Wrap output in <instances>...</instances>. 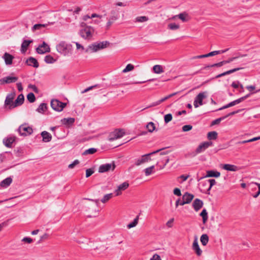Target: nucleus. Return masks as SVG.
<instances>
[{"instance_id":"obj_57","label":"nucleus","mask_w":260,"mask_h":260,"mask_svg":"<svg viewBox=\"0 0 260 260\" xmlns=\"http://www.w3.org/2000/svg\"><path fill=\"white\" fill-rule=\"evenodd\" d=\"M94 171L92 169H88L86 170V177L88 178L90 177L93 173Z\"/></svg>"},{"instance_id":"obj_24","label":"nucleus","mask_w":260,"mask_h":260,"mask_svg":"<svg viewBox=\"0 0 260 260\" xmlns=\"http://www.w3.org/2000/svg\"><path fill=\"white\" fill-rule=\"evenodd\" d=\"M208 182V184H209V186L208 188V189H203L202 190V192L206 193L207 194H210V191L212 188V187L214 185L216 182L215 179H211L207 180Z\"/></svg>"},{"instance_id":"obj_27","label":"nucleus","mask_w":260,"mask_h":260,"mask_svg":"<svg viewBox=\"0 0 260 260\" xmlns=\"http://www.w3.org/2000/svg\"><path fill=\"white\" fill-rule=\"evenodd\" d=\"M43 138V141L44 142H49L52 139V136L50 133L46 131H43L41 134Z\"/></svg>"},{"instance_id":"obj_44","label":"nucleus","mask_w":260,"mask_h":260,"mask_svg":"<svg viewBox=\"0 0 260 260\" xmlns=\"http://www.w3.org/2000/svg\"><path fill=\"white\" fill-rule=\"evenodd\" d=\"M208 182L207 180L202 181L200 183V190L202 192V190L208 189Z\"/></svg>"},{"instance_id":"obj_50","label":"nucleus","mask_w":260,"mask_h":260,"mask_svg":"<svg viewBox=\"0 0 260 260\" xmlns=\"http://www.w3.org/2000/svg\"><path fill=\"white\" fill-rule=\"evenodd\" d=\"M172 119V115L171 114H167L164 116V121L166 123H168L170 122Z\"/></svg>"},{"instance_id":"obj_11","label":"nucleus","mask_w":260,"mask_h":260,"mask_svg":"<svg viewBox=\"0 0 260 260\" xmlns=\"http://www.w3.org/2000/svg\"><path fill=\"white\" fill-rule=\"evenodd\" d=\"M17 77L7 76L0 79V85L14 83L18 80Z\"/></svg>"},{"instance_id":"obj_56","label":"nucleus","mask_w":260,"mask_h":260,"mask_svg":"<svg viewBox=\"0 0 260 260\" xmlns=\"http://www.w3.org/2000/svg\"><path fill=\"white\" fill-rule=\"evenodd\" d=\"M192 128V126L188 124L185 125L182 127V131L183 132H188L190 131Z\"/></svg>"},{"instance_id":"obj_63","label":"nucleus","mask_w":260,"mask_h":260,"mask_svg":"<svg viewBox=\"0 0 260 260\" xmlns=\"http://www.w3.org/2000/svg\"><path fill=\"white\" fill-rule=\"evenodd\" d=\"M173 193L174 194L177 196H181V190L178 188H175L173 190Z\"/></svg>"},{"instance_id":"obj_21","label":"nucleus","mask_w":260,"mask_h":260,"mask_svg":"<svg viewBox=\"0 0 260 260\" xmlns=\"http://www.w3.org/2000/svg\"><path fill=\"white\" fill-rule=\"evenodd\" d=\"M206 93L207 92H200L195 98L194 100L199 103V105H202L203 104V100L206 98Z\"/></svg>"},{"instance_id":"obj_17","label":"nucleus","mask_w":260,"mask_h":260,"mask_svg":"<svg viewBox=\"0 0 260 260\" xmlns=\"http://www.w3.org/2000/svg\"><path fill=\"white\" fill-rule=\"evenodd\" d=\"M203 202L199 199H196L192 203V207L196 211H199L203 206Z\"/></svg>"},{"instance_id":"obj_30","label":"nucleus","mask_w":260,"mask_h":260,"mask_svg":"<svg viewBox=\"0 0 260 260\" xmlns=\"http://www.w3.org/2000/svg\"><path fill=\"white\" fill-rule=\"evenodd\" d=\"M12 182V179L11 177H7V178L3 180L0 183V185L2 187L6 188L9 186Z\"/></svg>"},{"instance_id":"obj_25","label":"nucleus","mask_w":260,"mask_h":260,"mask_svg":"<svg viewBox=\"0 0 260 260\" xmlns=\"http://www.w3.org/2000/svg\"><path fill=\"white\" fill-rule=\"evenodd\" d=\"M222 168L225 170L233 172L237 171L239 170V168L237 166L231 164L223 165Z\"/></svg>"},{"instance_id":"obj_31","label":"nucleus","mask_w":260,"mask_h":260,"mask_svg":"<svg viewBox=\"0 0 260 260\" xmlns=\"http://www.w3.org/2000/svg\"><path fill=\"white\" fill-rule=\"evenodd\" d=\"M165 149V148H161L160 149H158V150L154 151L153 152H152L151 153L142 155L143 159H144V160H145V162L151 160V158L149 157L150 155L156 154V153L161 151V150H164Z\"/></svg>"},{"instance_id":"obj_20","label":"nucleus","mask_w":260,"mask_h":260,"mask_svg":"<svg viewBox=\"0 0 260 260\" xmlns=\"http://www.w3.org/2000/svg\"><path fill=\"white\" fill-rule=\"evenodd\" d=\"M128 186L129 184L126 182H124L119 185L118 186V188L115 190L116 196H119L121 194V191L125 190Z\"/></svg>"},{"instance_id":"obj_51","label":"nucleus","mask_w":260,"mask_h":260,"mask_svg":"<svg viewBox=\"0 0 260 260\" xmlns=\"http://www.w3.org/2000/svg\"><path fill=\"white\" fill-rule=\"evenodd\" d=\"M224 119H225V117H224V116L221 117L219 118H217V119L212 121L211 125L212 126V125L218 124L221 121L224 120Z\"/></svg>"},{"instance_id":"obj_29","label":"nucleus","mask_w":260,"mask_h":260,"mask_svg":"<svg viewBox=\"0 0 260 260\" xmlns=\"http://www.w3.org/2000/svg\"><path fill=\"white\" fill-rule=\"evenodd\" d=\"M242 69H243L242 68H235V69L229 70L228 71H226L225 72H223V73H222L221 74H220L217 75L215 77V78H218L221 77L222 76H224L225 75L232 74V73H234V72H235L236 71H239L240 70Z\"/></svg>"},{"instance_id":"obj_36","label":"nucleus","mask_w":260,"mask_h":260,"mask_svg":"<svg viewBox=\"0 0 260 260\" xmlns=\"http://www.w3.org/2000/svg\"><path fill=\"white\" fill-rule=\"evenodd\" d=\"M47 109V105L46 103H41L36 111L40 113H43Z\"/></svg>"},{"instance_id":"obj_15","label":"nucleus","mask_w":260,"mask_h":260,"mask_svg":"<svg viewBox=\"0 0 260 260\" xmlns=\"http://www.w3.org/2000/svg\"><path fill=\"white\" fill-rule=\"evenodd\" d=\"M3 58L4 59L6 64L11 65L12 64L14 56L9 53L5 52L3 56Z\"/></svg>"},{"instance_id":"obj_18","label":"nucleus","mask_w":260,"mask_h":260,"mask_svg":"<svg viewBox=\"0 0 260 260\" xmlns=\"http://www.w3.org/2000/svg\"><path fill=\"white\" fill-rule=\"evenodd\" d=\"M15 137H10L3 139L4 144L8 148L12 147V144L15 140Z\"/></svg>"},{"instance_id":"obj_33","label":"nucleus","mask_w":260,"mask_h":260,"mask_svg":"<svg viewBox=\"0 0 260 260\" xmlns=\"http://www.w3.org/2000/svg\"><path fill=\"white\" fill-rule=\"evenodd\" d=\"M119 18V13L116 10H113L110 12V16L109 19L111 20L115 21L117 20Z\"/></svg>"},{"instance_id":"obj_26","label":"nucleus","mask_w":260,"mask_h":260,"mask_svg":"<svg viewBox=\"0 0 260 260\" xmlns=\"http://www.w3.org/2000/svg\"><path fill=\"white\" fill-rule=\"evenodd\" d=\"M32 42V40H24L21 46V52L23 53H25L29 44Z\"/></svg>"},{"instance_id":"obj_45","label":"nucleus","mask_w":260,"mask_h":260,"mask_svg":"<svg viewBox=\"0 0 260 260\" xmlns=\"http://www.w3.org/2000/svg\"><path fill=\"white\" fill-rule=\"evenodd\" d=\"M47 26V24H36L32 27V31H34L37 29H40L42 27H45Z\"/></svg>"},{"instance_id":"obj_14","label":"nucleus","mask_w":260,"mask_h":260,"mask_svg":"<svg viewBox=\"0 0 260 260\" xmlns=\"http://www.w3.org/2000/svg\"><path fill=\"white\" fill-rule=\"evenodd\" d=\"M192 249L195 251L197 255L200 256L202 253V251L200 249L198 244V238L197 236L194 237V241L192 244Z\"/></svg>"},{"instance_id":"obj_41","label":"nucleus","mask_w":260,"mask_h":260,"mask_svg":"<svg viewBox=\"0 0 260 260\" xmlns=\"http://www.w3.org/2000/svg\"><path fill=\"white\" fill-rule=\"evenodd\" d=\"M97 151V149L94 148H89L85 151H84L83 153V155H86L88 154H93Z\"/></svg>"},{"instance_id":"obj_62","label":"nucleus","mask_w":260,"mask_h":260,"mask_svg":"<svg viewBox=\"0 0 260 260\" xmlns=\"http://www.w3.org/2000/svg\"><path fill=\"white\" fill-rule=\"evenodd\" d=\"M7 152L0 154V164L2 163L5 161L6 158V154Z\"/></svg>"},{"instance_id":"obj_5","label":"nucleus","mask_w":260,"mask_h":260,"mask_svg":"<svg viewBox=\"0 0 260 260\" xmlns=\"http://www.w3.org/2000/svg\"><path fill=\"white\" fill-rule=\"evenodd\" d=\"M50 105L53 110L57 112H61L67 106V103L61 102L56 99H53L51 100Z\"/></svg>"},{"instance_id":"obj_34","label":"nucleus","mask_w":260,"mask_h":260,"mask_svg":"<svg viewBox=\"0 0 260 260\" xmlns=\"http://www.w3.org/2000/svg\"><path fill=\"white\" fill-rule=\"evenodd\" d=\"M218 133L215 131L210 132L207 134V138L209 140H215L217 138Z\"/></svg>"},{"instance_id":"obj_38","label":"nucleus","mask_w":260,"mask_h":260,"mask_svg":"<svg viewBox=\"0 0 260 260\" xmlns=\"http://www.w3.org/2000/svg\"><path fill=\"white\" fill-rule=\"evenodd\" d=\"M200 215L202 217L203 222L205 224L207 222L208 218L207 210L205 209H204L200 214Z\"/></svg>"},{"instance_id":"obj_22","label":"nucleus","mask_w":260,"mask_h":260,"mask_svg":"<svg viewBox=\"0 0 260 260\" xmlns=\"http://www.w3.org/2000/svg\"><path fill=\"white\" fill-rule=\"evenodd\" d=\"M241 102H241L240 99L239 98L238 99H237V100H235L234 101H232V102H230L228 104L223 106V107L219 108L218 109H217L216 111L222 110L228 108L229 107L234 106H235V105H237L238 104H239Z\"/></svg>"},{"instance_id":"obj_54","label":"nucleus","mask_w":260,"mask_h":260,"mask_svg":"<svg viewBox=\"0 0 260 260\" xmlns=\"http://www.w3.org/2000/svg\"><path fill=\"white\" fill-rule=\"evenodd\" d=\"M148 20V18L146 16H140L136 18V21L140 22H145Z\"/></svg>"},{"instance_id":"obj_13","label":"nucleus","mask_w":260,"mask_h":260,"mask_svg":"<svg viewBox=\"0 0 260 260\" xmlns=\"http://www.w3.org/2000/svg\"><path fill=\"white\" fill-rule=\"evenodd\" d=\"M24 101V96L22 94H19L17 99L14 102L13 105H11V108H16L17 107L22 105Z\"/></svg>"},{"instance_id":"obj_39","label":"nucleus","mask_w":260,"mask_h":260,"mask_svg":"<svg viewBox=\"0 0 260 260\" xmlns=\"http://www.w3.org/2000/svg\"><path fill=\"white\" fill-rule=\"evenodd\" d=\"M200 240L202 245L206 246L209 241V237L207 234H203L201 237Z\"/></svg>"},{"instance_id":"obj_43","label":"nucleus","mask_w":260,"mask_h":260,"mask_svg":"<svg viewBox=\"0 0 260 260\" xmlns=\"http://www.w3.org/2000/svg\"><path fill=\"white\" fill-rule=\"evenodd\" d=\"M44 61L47 63H52L55 61V59L50 55H48L45 57Z\"/></svg>"},{"instance_id":"obj_2","label":"nucleus","mask_w":260,"mask_h":260,"mask_svg":"<svg viewBox=\"0 0 260 260\" xmlns=\"http://www.w3.org/2000/svg\"><path fill=\"white\" fill-rule=\"evenodd\" d=\"M110 44L108 41H103L99 43H94L89 45L88 48L86 50V52H88L90 51L91 52H96L97 51L106 48L108 45Z\"/></svg>"},{"instance_id":"obj_23","label":"nucleus","mask_w":260,"mask_h":260,"mask_svg":"<svg viewBox=\"0 0 260 260\" xmlns=\"http://www.w3.org/2000/svg\"><path fill=\"white\" fill-rule=\"evenodd\" d=\"M248 186L254 189H256V187H258V191L257 192L252 194L253 198H256L260 194V183H251L249 184Z\"/></svg>"},{"instance_id":"obj_60","label":"nucleus","mask_w":260,"mask_h":260,"mask_svg":"<svg viewBox=\"0 0 260 260\" xmlns=\"http://www.w3.org/2000/svg\"><path fill=\"white\" fill-rule=\"evenodd\" d=\"M79 164V161L77 159L75 160L72 164L69 165V168L73 169L74 167Z\"/></svg>"},{"instance_id":"obj_49","label":"nucleus","mask_w":260,"mask_h":260,"mask_svg":"<svg viewBox=\"0 0 260 260\" xmlns=\"http://www.w3.org/2000/svg\"><path fill=\"white\" fill-rule=\"evenodd\" d=\"M134 69V66L132 64H128L125 68L122 71L123 73H126L132 71Z\"/></svg>"},{"instance_id":"obj_40","label":"nucleus","mask_w":260,"mask_h":260,"mask_svg":"<svg viewBox=\"0 0 260 260\" xmlns=\"http://www.w3.org/2000/svg\"><path fill=\"white\" fill-rule=\"evenodd\" d=\"M148 131L150 133L153 132L155 129V126L153 122H150L146 126Z\"/></svg>"},{"instance_id":"obj_1","label":"nucleus","mask_w":260,"mask_h":260,"mask_svg":"<svg viewBox=\"0 0 260 260\" xmlns=\"http://www.w3.org/2000/svg\"><path fill=\"white\" fill-rule=\"evenodd\" d=\"M72 46L71 44H67L64 41L60 42L56 46L57 51L63 55H67L71 52Z\"/></svg>"},{"instance_id":"obj_32","label":"nucleus","mask_w":260,"mask_h":260,"mask_svg":"<svg viewBox=\"0 0 260 260\" xmlns=\"http://www.w3.org/2000/svg\"><path fill=\"white\" fill-rule=\"evenodd\" d=\"M170 158L168 156H165L162 158V160L160 161L157 162V165H158L160 163H162V165H159V169H164L167 164L169 162Z\"/></svg>"},{"instance_id":"obj_3","label":"nucleus","mask_w":260,"mask_h":260,"mask_svg":"<svg viewBox=\"0 0 260 260\" xmlns=\"http://www.w3.org/2000/svg\"><path fill=\"white\" fill-rule=\"evenodd\" d=\"M20 136H26L31 134L33 132V129L31 127L29 126L26 123L21 124L17 129Z\"/></svg>"},{"instance_id":"obj_7","label":"nucleus","mask_w":260,"mask_h":260,"mask_svg":"<svg viewBox=\"0 0 260 260\" xmlns=\"http://www.w3.org/2000/svg\"><path fill=\"white\" fill-rule=\"evenodd\" d=\"M15 95H16V94L15 92H12L11 93H9L7 95L5 101V104H4V106L6 108H8L9 110H11L14 108H11V106L12 105H13V104L14 103L13 100L15 96Z\"/></svg>"},{"instance_id":"obj_52","label":"nucleus","mask_w":260,"mask_h":260,"mask_svg":"<svg viewBox=\"0 0 260 260\" xmlns=\"http://www.w3.org/2000/svg\"><path fill=\"white\" fill-rule=\"evenodd\" d=\"M178 93V92H174V93H171L162 99H161L160 100H159V101L160 102V103L165 102V101L167 100L168 99L171 98V97L175 95L176 94H177Z\"/></svg>"},{"instance_id":"obj_46","label":"nucleus","mask_w":260,"mask_h":260,"mask_svg":"<svg viewBox=\"0 0 260 260\" xmlns=\"http://www.w3.org/2000/svg\"><path fill=\"white\" fill-rule=\"evenodd\" d=\"M27 99L30 103H34L36 101V97L32 92H30L27 95Z\"/></svg>"},{"instance_id":"obj_37","label":"nucleus","mask_w":260,"mask_h":260,"mask_svg":"<svg viewBox=\"0 0 260 260\" xmlns=\"http://www.w3.org/2000/svg\"><path fill=\"white\" fill-rule=\"evenodd\" d=\"M61 122L64 125H71L75 122V119L74 118H63L61 120Z\"/></svg>"},{"instance_id":"obj_12","label":"nucleus","mask_w":260,"mask_h":260,"mask_svg":"<svg viewBox=\"0 0 260 260\" xmlns=\"http://www.w3.org/2000/svg\"><path fill=\"white\" fill-rule=\"evenodd\" d=\"M224 64H224V61L223 60V61H220L218 63H216L211 64V65H208V66H206L202 68L200 70H198L197 72H196L195 73H194L193 75L199 74V73H202V71L204 70L208 69H209L210 68H212V67H220Z\"/></svg>"},{"instance_id":"obj_8","label":"nucleus","mask_w":260,"mask_h":260,"mask_svg":"<svg viewBox=\"0 0 260 260\" xmlns=\"http://www.w3.org/2000/svg\"><path fill=\"white\" fill-rule=\"evenodd\" d=\"M116 167L114 162L112 164H106L102 165L99 168V173H105L109 171L110 170L113 171Z\"/></svg>"},{"instance_id":"obj_47","label":"nucleus","mask_w":260,"mask_h":260,"mask_svg":"<svg viewBox=\"0 0 260 260\" xmlns=\"http://www.w3.org/2000/svg\"><path fill=\"white\" fill-rule=\"evenodd\" d=\"M112 197H113V193H112L105 194L103 198L101 201L102 203H105L106 202H107L108 201H109L111 198H112Z\"/></svg>"},{"instance_id":"obj_48","label":"nucleus","mask_w":260,"mask_h":260,"mask_svg":"<svg viewBox=\"0 0 260 260\" xmlns=\"http://www.w3.org/2000/svg\"><path fill=\"white\" fill-rule=\"evenodd\" d=\"M154 168V166H151L150 167L147 168L144 170L146 176H149L151 174L152 171Z\"/></svg>"},{"instance_id":"obj_35","label":"nucleus","mask_w":260,"mask_h":260,"mask_svg":"<svg viewBox=\"0 0 260 260\" xmlns=\"http://www.w3.org/2000/svg\"><path fill=\"white\" fill-rule=\"evenodd\" d=\"M153 71L155 74H161L164 72V70L161 66L156 64L153 67Z\"/></svg>"},{"instance_id":"obj_6","label":"nucleus","mask_w":260,"mask_h":260,"mask_svg":"<svg viewBox=\"0 0 260 260\" xmlns=\"http://www.w3.org/2000/svg\"><path fill=\"white\" fill-rule=\"evenodd\" d=\"M124 134L125 132L123 129H116L115 131L110 133L108 137V140L109 141H113L122 137Z\"/></svg>"},{"instance_id":"obj_55","label":"nucleus","mask_w":260,"mask_h":260,"mask_svg":"<svg viewBox=\"0 0 260 260\" xmlns=\"http://www.w3.org/2000/svg\"><path fill=\"white\" fill-rule=\"evenodd\" d=\"M145 162V160L143 159V156H142V157L141 158L138 159L136 160L135 161V165L136 166H140L142 164H144Z\"/></svg>"},{"instance_id":"obj_9","label":"nucleus","mask_w":260,"mask_h":260,"mask_svg":"<svg viewBox=\"0 0 260 260\" xmlns=\"http://www.w3.org/2000/svg\"><path fill=\"white\" fill-rule=\"evenodd\" d=\"M36 51L38 54H42L50 52V48L47 43L43 42L41 45H39V47L36 48Z\"/></svg>"},{"instance_id":"obj_19","label":"nucleus","mask_w":260,"mask_h":260,"mask_svg":"<svg viewBox=\"0 0 260 260\" xmlns=\"http://www.w3.org/2000/svg\"><path fill=\"white\" fill-rule=\"evenodd\" d=\"M220 173L219 172H218V171H215V170H209V171H207V174L205 176V177H216V178H217V177H219L220 176ZM203 178H204V177H201L198 180H200V179H201Z\"/></svg>"},{"instance_id":"obj_59","label":"nucleus","mask_w":260,"mask_h":260,"mask_svg":"<svg viewBox=\"0 0 260 260\" xmlns=\"http://www.w3.org/2000/svg\"><path fill=\"white\" fill-rule=\"evenodd\" d=\"M32 239L31 238H29V237H24L22 239V242H24L25 243H31L32 242Z\"/></svg>"},{"instance_id":"obj_61","label":"nucleus","mask_w":260,"mask_h":260,"mask_svg":"<svg viewBox=\"0 0 260 260\" xmlns=\"http://www.w3.org/2000/svg\"><path fill=\"white\" fill-rule=\"evenodd\" d=\"M186 14L184 13H180L178 15V17L183 22L186 21Z\"/></svg>"},{"instance_id":"obj_10","label":"nucleus","mask_w":260,"mask_h":260,"mask_svg":"<svg viewBox=\"0 0 260 260\" xmlns=\"http://www.w3.org/2000/svg\"><path fill=\"white\" fill-rule=\"evenodd\" d=\"M213 143L211 141H207L201 143L196 150V153H200L205 151L209 146H212Z\"/></svg>"},{"instance_id":"obj_4","label":"nucleus","mask_w":260,"mask_h":260,"mask_svg":"<svg viewBox=\"0 0 260 260\" xmlns=\"http://www.w3.org/2000/svg\"><path fill=\"white\" fill-rule=\"evenodd\" d=\"M94 28L92 26L82 28L79 32L80 36L85 39H90L92 37Z\"/></svg>"},{"instance_id":"obj_28","label":"nucleus","mask_w":260,"mask_h":260,"mask_svg":"<svg viewBox=\"0 0 260 260\" xmlns=\"http://www.w3.org/2000/svg\"><path fill=\"white\" fill-rule=\"evenodd\" d=\"M194 196L187 192H186L182 196V200L184 201L186 204H189L192 200Z\"/></svg>"},{"instance_id":"obj_42","label":"nucleus","mask_w":260,"mask_h":260,"mask_svg":"<svg viewBox=\"0 0 260 260\" xmlns=\"http://www.w3.org/2000/svg\"><path fill=\"white\" fill-rule=\"evenodd\" d=\"M138 220H139V216H137L134 219V220H133V222H131L130 223H129L127 225V227L128 229H131V228H134L135 226H136V225L138 224Z\"/></svg>"},{"instance_id":"obj_16","label":"nucleus","mask_w":260,"mask_h":260,"mask_svg":"<svg viewBox=\"0 0 260 260\" xmlns=\"http://www.w3.org/2000/svg\"><path fill=\"white\" fill-rule=\"evenodd\" d=\"M26 63L29 66H32L35 68H37L39 66V63L37 60L33 57H29L26 60Z\"/></svg>"},{"instance_id":"obj_53","label":"nucleus","mask_w":260,"mask_h":260,"mask_svg":"<svg viewBox=\"0 0 260 260\" xmlns=\"http://www.w3.org/2000/svg\"><path fill=\"white\" fill-rule=\"evenodd\" d=\"M168 28L172 30H176L179 28V25L175 23H172L168 24Z\"/></svg>"},{"instance_id":"obj_58","label":"nucleus","mask_w":260,"mask_h":260,"mask_svg":"<svg viewBox=\"0 0 260 260\" xmlns=\"http://www.w3.org/2000/svg\"><path fill=\"white\" fill-rule=\"evenodd\" d=\"M28 88H31L36 93L39 92V89L35 85L29 84Z\"/></svg>"},{"instance_id":"obj_64","label":"nucleus","mask_w":260,"mask_h":260,"mask_svg":"<svg viewBox=\"0 0 260 260\" xmlns=\"http://www.w3.org/2000/svg\"><path fill=\"white\" fill-rule=\"evenodd\" d=\"M150 260H161V258L157 254H154Z\"/></svg>"}]
</instances>
